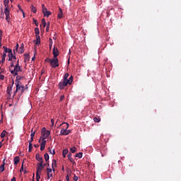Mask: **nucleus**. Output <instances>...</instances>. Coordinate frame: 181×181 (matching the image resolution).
I'll list each match as a JSON object with an SVG mask.
<instances>
[{"mask_svg":"<svg viewBox=\"0 0 181 181\" xmlns=\"http://www.w3.org/2000/svg\"><path fill=\"white\" fill-rule=\"evenodd\" d=\"M49 28H50V23L48 22L46 27V32H49Z\"/></svg>","mask_w":181,"mask_h":181,"instance_id":"72a5a7b5","label":"nucleus"},{"mask_svg":"<svg viewBox=\"0 0 181 181\" xmlns=\"http://www.w3.org/2000/svg\"><path fill=\"white\" fill-rule=\"evenodd\" d=\"M68 153L69 149H63L62 156H64V158H66V155H68Z\"/></svg>","mask_w":181,"mask_h":181,"instance_id":"aec40b11","label":"nucleus"},{"mask_svg":"<svg viewBox=\"0 0 181 181\" xmlns=\"http://www.w3.org/2000/svg\"><path fill=\"white\" fill-rule=\"evenodd\" d=\"M33 21H34V23H35V26L37 27V26H39V23H37V19H33Z\"/></svg>","mask_w":181,"mask_h":181,"instance_id":"ea45409f","label":"nucleus"},{"mask_svg":"<svg viewBox=\"0 0 181 181\" xmlns=\"http://www.w3.org/2000/svg\"><path fill=\"white\" fill-rule=\"evenodd\" d=\"M64 124H65V126L64 128H62V130L60 132V135H69V133H71V130H69V122H64Z\"/></svg>","mask_w":181,"mask_h":181,"instance_id":"20e7f679","label":"nucleus"},{"mask_svg":"<svg viewBox=\"0 0 181 181\" xmlns=\"http://www.w3.org/2000/svg\"><path fill=\"white\" fill-rule=\"evenodd\" d=\"M52 53H53V59H45V61L49 62L51 67H54V68L59 67V62L58 57L59 54V51L56 46H54Z\"/></svg>","mask_w":181,"mask_h":181,"instance_id":"f03ea898","label":"nucleus"},{"mask_svg":"<svg viewBox=\"0 0 181 181\" xmlns=\"http://www.w3.org/2000/svg\"><path fill=\"white\" fill-rule=\"evenodd\" d=\"M59 181H62L61 180H59Z\"/></svg>","mask_w":181,"mask_h":181,"instance_id":"0e129e2a","label":"nucleus"},{"mask_svg":"<svg viewBox=\"0 0 181 181\" xmlns=\"http://www.w3.org/2000/svg\"><path fill=\"white\" fill-rule=\"evenodd\" d=\"M16 50L17 53H24L25 47L24 46H16Z\"/></svg>","mask_w":181,"mask_h":181,"instance_id":"4468645a","label":"nucleus"},{"mask_svg":"<svg viewBox=\"0 0 181 181\" xmlns=\"http://www.w3.org/2000/svg\"><path fill=\"white\" fill-rule=\"evenodd\" d=\"M30 55H25V56H24V60H25V62H28V61L30 60Z\"/></svg>","mask_w":181,"mask_h":181,"instance_id":"c756f323","label":"nucleus"},{"mask_svg":"<svg viewBox=\"0 0 181 181\" xmlns=\"http://www.w3.org/2000/svg\"><path fill=\"white\" fill-rule=\"evenodd\" d=\"M48 167H47V180H52L53 177V173H52V169L50 168L49 167V163H47Z\"/></svg>","mask_w":181,"mask_h":181,"instance_id":"9d476101","label":"nucleus"},{"mask_svg":"<svg viewBox=\"0 0 181 181\" xmlns=\"http://www.w3.org/2000/svg\"><path fill=\"white\" fill-rule=\"evenodd\" d=\"M0 64H1V60H0Z\"/></svg>","mask_w":181,"mask_h":181,"instance_id":"052dcab7","label":"nucleus"},{"mask_svg":"<svg viewBox=\"0 0 181 181\" xmlns=\"http://www.w3.org/2000/svg\"><path fill=\"white\" fill-rule=\"evenodd\" d=\"M35 147H37V145H36V144H35Z\"/></svg>","mask_w":181,"mask_h":181,"instance_id":"bf43d9fd","label":"nucleus"},{"mask_svg":"<svg viewBox=\"0 0 181 181\" xmlns=\"http://www.w3.org/2000/svg\"><path fill=\"white\" fill-rule=\"evenodd\" d=\"M6 133H7L6 130H3V132H1V139H4V136H6Z\"/></svg>","mask_w":181,"mask_h":181,"instance_id":"b1692460","label":"nucleus"},{"mask_svg":"<svg viewBox=\"0 0 181 181\" xmlns=\"http://www.w3.org/2000/svg\"><path fill=\"white\" fill-rule=\"evenodd\" d=\"M93 121H95V122H100L101 119L100 117H93Z\"/></svg>","mask_w":181,"mask_h":181,"instance_id":"7c9ffc66","label":"nucleus"},{"mask_svg":"<svg viewBox=\"0 0 181 181\" xmlns=\"http://www.w3.org/2000/svg\"><path fill=\"white\" fill-rule=\"evenodd\" d=\"M4 170H5V162L0 165V173H4Z\"/></svg>","mask_w":181,"mask_h":181,"instance_id":"412c9836","label":"nucleus"},{"mask_svg":"<svg viewBox=\"0 0 181 181\" xmlns=\"http://www.w3.org/2000/svg\"><path fill=\"white\" fill-rule=\"evenodd\" d=\"M58 85L61 90H62V88H64V87H66L65 76H64L63 80L62 81H59V83Z\"/></svg>","mask_w":181,"mask_h":181,"instance_id":"ddd939ff","label":"nucleus"},{"mask_svg":"<svg viewBox=\"0 0 181 181\" xmlns=\"http://www.w3.org/2000/svg\"><path fill=\"white\" fill-rule=\"evenodd\" d=\"M41 133H43L44 140H46V139H48V136L50 135L49 130H46L45 127L42 128Z\"/></svg>","mask_w":181,"mask_h":181,"instance_id":"1a4fd4ad","label":"nucleus"},{"mask_svg":"<svg viewBox=\"0 0 181 181\" xmlns=\"http://www.w3.org/2000/svg\"><path fill=\"white\" fill-rule=\"evenodd\" d=\"M62 170H64V167H62Z\"/></svg>","mask_w":181,"mask_h":181,"instance_id":"13d9d810","label":"nucleus"},{"mask_svg":"<svg viewBox=\"0 0 181 181\" xmlns=\"http://www.w3.org/2000/svg\"><path fill=\"white\" fill-rule=\"evenodd\" d=\"M40 173L39 172V163H37V173H36V179H37V181H40Z\"/></svg>","mask_w":181,"mask_h":181,"instance_id":"2eb2a0df","label":"nucleus"},{"mask_svg":"<svg viewBox=\"0 0 181 181\" xmlns=\"http://www.w3.org/2000/svg\"><path fill=\"white\" fill-rule=\"evenodd\" d=\"M4 51L3 52L4 57V62L6 60V54L8 53V60H11V63L9 66V71L12 74L17 75L19 71H22L21 66H19V60H16L15 54L13 53L12 49L7 48L6 46H4Z\"/></svg>","mask_w":181,"mask_h":181,"instance_id":"f257e3e1","label":"nucleus"},{"mask_svg":"<svg viewBox=\"0 0 181 181\" xmlns=\"http://www.w3.org/2000/svg\"><path fill=\"white\" fill-rule=\"evenodd\" d=\"M45 160H46V162H48V160H49V153H45Z\"/></svg>","mask_w":181,"mask_h":181,"instance_id":"4be33fe9","label":"nucleus"},{"mask_svg":"<svg viewBox=\"0 0 181 181\" xmlns=\"http://www.w3.org/2000/svg\"><path fill=\"white\" fill-rule=\"evenodd\" d=\"M70 151H71V153H76V148H75V146H74V148H71Z\"/></svg>","mask_w":181,"mask_h":181,"instance_id":"e433bc0d","label":"nucleus"},{"mask_svg":"<svg viewBox=\"0 0 181 181\" xmlns=\"http://www.w3.org/2000/svg\"><path fill=\"white\" fill-rule=\"evenodd\" d=\"M69 73H65L64 74V81H65V87L69 85H71L73 83V76H71L69 78Z\"/></svg>","mask_w":181,"mask_h":181,"instance_id":"423d86ee","label":"nucleus"},{"mask_svg":"<svg viewBox=\"0 0 181 181\" xmlns=\"http://www.w3.org/2000/svg\"><path fill=\"white\" fill-rule=\"evenodd\" d=\"M63 99H64V95H62L59 98L60 101H63Z\"/></svg>","mask_w":181,"mask_h":181,"instance_id":"a18cd8bd","label":"nucleus"},{"mask_svg":"<svg viewBox=\"0 0 181 181\" xmlns=\"http://www.w3.org/2000/svg\"><path fill=\"white\" fill-rule=\"evenodd\" d=\"M69 181H70V179H69Z\"/></svg>","mask_w":181,"mask_h":181,"instance_id":"69168bd1","label":"nucleus"},{"mask_svg":"<svg viewBox=\"0 0 181 181\" xmlns=\"http://www.w3.org/2000/svg\"><path fill=\"white\" fill-rule=\"evenodd\" d=\"M22 12H23V17H25V12H24V11H23V8H22Z\"/></svg>","mask_w":181,"mask_h":181,"instance_id":"8fccbe9b","label":"nucleus"},{"mask_svg":"<svg viewBox=\"0 0 181 181\" xmlns=\"http://www.w3.org/2000/svg\"><path fill=\"white\" fill-rule=\"evenodd\" d=\"M35 36H36V40H34V42L39 46V45L41 42V39H40V29L38 26H36L35 28Z\"/></svg>","mask_w":181,"mask_h":181,"instance_id":"39448f33","label":"nucleus"},{"mask_svg":"<svg viewBox=\"0 0 181 181\" xmlns=\"http://www.w3.org/2000/svg\"><path fill=\"white\" fill-rule=\"evenodd\" d=\"M35 158H36V160H37L38 162L40 163L41 156L40 155V153H37V154L35 155Z\"/></svg>","mask_w":181,"mask_h":181,"instance_id":"393cba45","label":"nucleus"},{"mask_svg":"<svg viewBox=\"0 0 181 181\" xmlns=\"http://www.w3.org/2000/svg\"><path fill=\"white\" fill-rule=\"evenodd\" d=\"M16 46H19V44H18V43H17V44H16Z\"/></svg>","mask_w":181,"mask_h":181,"instance_id":"6e6d98bb","label":"nucleus"},{"mask_svg":"<svg viewBox=\"0 0 181 181\" xmlns=\"http://www.w3.org/2000/svg\"><path fill=\"white\" fill-rule=\"evenodd\" d=\"M11 1H13V0H11Z\"/></svg>","mask_w":181,"mask_h":181,"instance_id":"e2e57ef3","label":"nucleus"},{"mask_svg":"<svg viewBox=\"0 0 181 181\" xmlns=\"http://www.w3.org/2000/svg\"><path fill=\"white\" fill-rule=\"evenodd\" d=\"M4 13L6 14V21L9 23L11 21V16H10V11H9V6L7 8H4Z\"/></svg>","mask_w":181,"mask_h":181,"instance_id":"9b49d317","label":"nucleus"},{"mask_svg":"<svg viewBox=\"0 0 181 181\" xmlns=\"http://www.w3.org/2000/svg\"><path fill=\"white\" fill-rule=\"evenodd\" d=\"M52 12L50 11H48L47 8H46V16L49 17L51 15Z\"/></svg>","mask_w":181,"mask_h":181,"instance_id":"473e14b6","label":"nucleus"},{"mask_svg":"<svg viewBox=\"0 0 181 181\" xmlns=\"http://www.w3.org/2000/svg\"><path fill=\"white\" fill-rule=\"evenodd\" d=\"M18 7L19 10H21V11L22 12L23 8H22V7L21 6V5H18Z\"/></svg>","mask_w":181,"mask_h":181,"instance_id":"de8ad7c7","label":"nucleus"},{"mask_svg":"<svg viewBox=\"0 0 181 181\" xmlns=\"http://www.w3.org/2000/svg\"><path fill=\"white\" fill-rule=\"evenodd\" d=\"M66 179V181H69L70 180L69 174H67Z\"/></svg>","mask_w":181,"mask_h":181,"instance_id":"49530a36","label":"nucleus"},{"mask_svg":"<svg viewBox=\"0 0 181 181\" xmlns=\"http://www.w3.org/2000/svg\"><path fill=\"white\" fill-rule=\"evenodd\" d=\"M51 124L52 126H54V119H51Z\"/></svg>","mask_w":181,"mask_h":181,"instance_id":"c03bdc74","label":"nucleus"},{"mask_svg":"<svg viewBox=\"0 0 181 181\" xmlns=\"http://www.w3.org/2000/svg\"><path fill=\"white\" fill-rule=\"evenodd\" d=\"M31 10H32V12H34V13H36L37 8L36 7L34 6V5H31Z\"/></svg>","mask_w":181,"mask_h":181,"instance_id":"cd10ccee","label":"nucleus"},{"mask_svg":"<svg viewBox=\"0 0 181 181\" xmlns=\"http://www.w3.org/2000/svg\"><path fill=\"white\" fill-rule=\"evenodd\" d=\"M4 78H5L4 74H0V80H4Z\"/></svg>","mask_w":181,"mask_h":181,"instance_id":"37998d69","label":"nucleus"},{"mask_svg":"<svg viewBox=\"0 0 181 181\" xmlns=\"http://www.w3.org/2000/svg\"><path fill=\"white\" fill-rule=\"evenodd\" d=\"M8 4H9V0H4V6H5L6 8H8Z\"/></svg>","mask_w":181,"mask_h":181,"instance_id":"c85d7f7f","label":"nucleus"},{"mask_svg":"<svg viewBox=\"0 0 181 181\" xmlns=\"http://www.w3.org/2000/svg\"><path fill=\"white\" fill-rule=\"evenodd\" d=\"M49 151L50 155H55L56 151L54 149H50V148H49Z\"/></svg>","mask_w":181,"mask_h":181,"instance_id":"2f4dec72","label":"nucleus"},{"mask_svg":"<svg viewBox=\"0 0 181 181\" xmlns=\"http://www.w3.org/2000/svg\"><path fill=\"white\" fill-rule=\"evenodd\" d=\"M49 46H53V40H52V39L50 38V39L49 40Z\"/></svg>","mask_w":181,"mask_h":181,"instance_id":"a19ab883","label":"nucleus"},{"mask_svg":"<svg viewBox=\"0 0 181 181\" xmlns=\"http://www.w3.org/2000/svg\"><path fill=\"white\" fill-rule=\"evenodd\" d=\"M32 149H33V144L30 139V141H29L28 151H32Z\"/></svg>","mask_w":181,"mask_h":181,"instance_id":"bb28decb","label":"nucleus"},{"mask_svg":"<svg viewBox=\"0 0 181 181\" xmlns=\"http://www.w3.org/2000/svg\"><path fill=\"white\" fill-rule=\"evenodd\" d=\"M16 90H14L13 92L12 98L15 97L16 94H17V92H18L19 95H21L22 94H23V92H25V87L24 86V85H23L21 81H20L19 80L16 81Z\"/></svg>","mask_w":181,"mask_h":181,"instance_id":"7ed1b4c3","label":"nucleus"},{"mask_svg":"<svg viewBox=\"0 0 181 181\" xmlns=\"http://www.w3.org/2000/svg\"><path fill=\"white\" fill-rule=\"evenodd\" d=\"M40 159L41 160H40V163H38V171H39V173H40V176L42 174V169H44V168L46 165V163H43V158H42V156H40Z\"/></svg>","mask_w":181,"mask_h":181,"instance_id":"6e6552de","label":"nucleus"},{"mask_svg":"<svg viewBox=\"0 0 181 181\" xmlns=\"http://www.w3.org/2000/svg\"><path fill=\"white\" fill-rule=\"evenodd\" d=\"M14 165H18V163L20 162V158L19 156H15V158L13 159Z\"/></svg>","mask_w":181,"mask_h":181,"instance_id":"dca6fc26","label":"nucleus"},{"mask_svg":"<svg viewBox=\"0 0 181 181\" xmlns=\"http://www.w3.org/2000/svg\"><path fill=\"white\" fill-rule=\"evenodd\" d=\"M22 46H23V43H22Z\"/></svg>","mask_w":181,"mask_h":181,"instance_id":"680f3d73","label":"nucleus"},{"mask_svg":"<svg viewBox=\"0 0 181 181\" xmlns=\"http://www.w3.org/2000/svg\"><path fill=\"white\" fill-rule=\"evenodd\" d=\"M39 142H41L40 149L41 151H44L46 146L47 141H45L44 139V133H41V137L39 139Z\"/></svg>","mask_w":181,"mask_h":181,"instance_id":"0eeeda50","label":"nucleus"},{"mask_svg":"<svg viewBox=\"0 0 181 181\" xmlns=\"http://www.w3.org/2000/svg\"><path fill=\"white\" fill-rule=\"evenodd\" d=\"M76 156H77L78 158H82L83 156V153L80 152V153H76Z\"/></svg>","mask_w":181,"mask_h":181,"instance_id":"f704fd0d","label":"nucleus"},{"mask_svg":"<svg viewBox=\"0 0 181 181\" xmlns=\"http://www.w3.org/2000/svg\"><path fill=\"white\" fill-rule=\"evenodd\" d=\"M43 73H45V71H42V74H43Z\"/></svg>","mask_w":181,"mask_h":181,"instance_id":"864d4df0","label":"nucleus"},{"mask_svg":"<svg viewBox=\"0 0 181 181\" xmlns=\"http://www.w3.org/2000/svg\"><path fill=\"white\" fill-rule=\"evenodd\" d=\"M42 25H43L44 28L47 26L46 19H45V18L42 19Z\"/></svg>","mask_w":181,"mask_h":181,"instance_id":"a878e982","label":"nucleus"},{"mask_svg":"<svg viewBox=\"0 0 181 181\" xmlns=\"http://www.w3.org/2000/svg\"><path fill=\"white\" fill-rule=\"evenodd\" d=\"M14 85V81H12L11 85H8L7 87V94H8L9 98L12 97V90Z\"/></svg>","mask_w":181,"mask_h":181,"instance_id":"f8f14e48","label":"nucleus"},{"mask_svg":"<svg viewBox=\"0 0 181 181\" xmlns=\"http://www.w3.org/2000/svg\"><path fill=\"white\" fill-rule=\"evenodd\" d=\"M23 170H24V163H23L21 167V169H20V173H22V171H23Z\"/></svg>","mask_w":181,"mask_h":181,"instance_id":"4c0bfd02","label":"nucleus"},{"mask_svg":"<svg viewBox=\"0 0 181 181\" xmlns=\"http://www.w3.org/2000/svg\"><path fill=\"white\" fill-rule=\"evenodd\" d=\"M30 141H31V144H33L32 132H31V134H30Z\"/></svg>","mask_w":181,"mask_h":181,"instance_id":"3c124183","label":"nucleus"},{"mask_svg":"<svg viewBox=\"0 0 181 181\" xmlns=\"http://www.w3.org/2000/svg\"><path fill=\"white\" fill-rule=\"evenodd\" d=\"M11 181H16V178L15 176H13V177L11 180Z\"/></svg>","mask_w":181,"mask_h":181,"instance_id":"09e8293b","label":"nucleus"},{"mask_svg":"<svg viewBox=\"0 0 181 181\" xmlns=\"http://www.w3.org/2000/svg\"><path fill=\"white\" fill-rule=\"evenodd\" d=\"M78 176H76V174H74V181H78Z\"/></svg>","mask_w":181,"mask_h":181,"instance_id":"58836bf2","label":"nucleus"},{"mask_svg":"<svg viewBox=\"0 0 181 181\" xmlns=\"http://www.w3.org/2000/svg\"><path fill=\"white\" fill-rule=\"evenodd\" d=\"M57 166V160H52V167L54 171L55 170V167Z\"/></svg>","mask_w":181,"mask_h":181,"instance_id":"f3484780","label":"nucleus"},{"mask_svg":"<svg viewBox=\"0 0 181 181\" xmlns=\"http://www.w3.org/2000/svg\"><path fill=\"white\" fill-rule=\"evenodd\" d=\"M32 60H35V55L33 57Z\"/></svg>","mask_w":181,"mask_h":181,"instance_id":"603ef678","label":"nucleus"},{"mask_svg":"<svg viewBox=\"0 0 181 181\" xmlns=\"http://www.w3.org/2000/svg\"><path fill=\"white\" fill-rule=\"evenodd\" d=\"M58 17L59 19H62V17H63V12H62V8H59V12L58 14Z\"/></svg>","mask_w":181,"mask_h":181,"instance_id":"5701e85b","label":"nucleus"},{"mask_svg":"<svg viewBox=\"0 0 181 181\" xmlns=\"http://www.w3.org/2000/svg\"><path fill=\"white\" fill-rule=\"evenodd\" d=\"M42 12L44 13V16H46L47 15V8L45 7V5L44 4V3H42Z\"/></svg>","mask_w":181,"mask_h":181,"instance_id":"6ab92c4d","label":"nucleus"},{"mask_svg":"<svg viewBox=\"0 0 181 181\" xmlns=\"http://www.w3.org/2000/svg\"><path fill=\"white\" fill-rule=\"evenodd\" d=\"M31 133H32V141H33L34 136L35 135V132H34L33 130H31Z\"/></svg>","mask_w":181,"mask_h":181,"instance_id":"c9c22d12","label":"nucleus"},{"mask_svg":"<svg viewBox=\"0 0 181 181\" xmlns=\"http://www.w3.org/2000/svg\"><path fill=\"white\" fill-rule=\"evenodd\" d=\"M50 49H52V46H49Z\"/></svg>","mask_w":181,"mask_h":181,"instance_id":"4d7b16f0","label":"nucleus"},{"mask_svg":"<svg viewBox=\"0 0 181 181\" xmlns=\"http://www.w3.org/2000/svg\"><path fill=\"white\" fill-rule=\"evenodd\" d=\"M0 147H2V144H1V143H0Z\"/></svg>","mask_w":181,"mask_h":181,"instance_id":"5fc2aeb1","label":"nucleus"},{"mask_svg":"<svg viewBox=\"0 0 181 181\" xmlns=\"http://www.w3.org/2000/svg\"><path fill=\"white\" fill-rule=\"evenodd\" d=\"M68 158H69L70 162H71L72 163H74V159L71 156V153H68Z\"/></svg>","mask_w":181,"mask_h":181,"instance_id":"a211bd4d","label":"nucleus"},{"mask_svg":"<svg viewBox=\"0 0 181 181\" xmlns=\"http://www.w3.org/2000/svg\"><path fill=\"white\" fill-rule=\"evenodd\" d=\"M4 62H5V59H4V54L3 53L2 58H1V64H4Z\"/></svg>","mask_w":181,"mask_h":181,"instance_id":"79ce46f5","label":"nucleus"}]
</instances>
